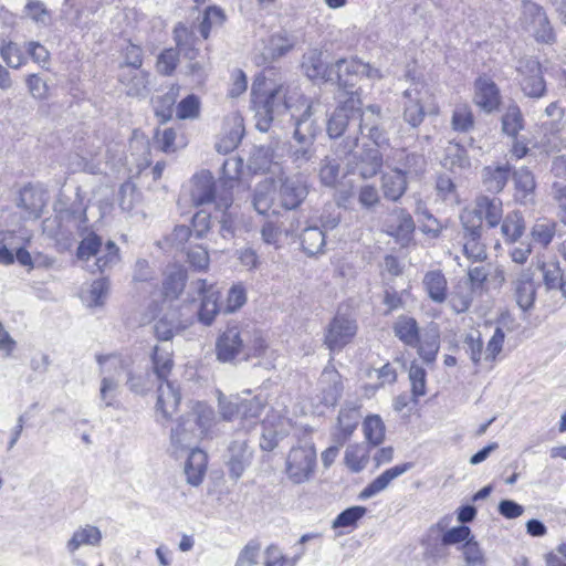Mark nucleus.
Segmentation results:
<instances>
[{"label": "nucleus", "mask_w": 566, "mask_h": 566, "mask_svg": "<svg viewBox=\"0 0 566 566\" xmlns=\"http://www.w3.org/2000/svg\"><path fill=\"white\" fill-rule=\"evenodd\" d=\"M515 185V200L526 205L533 200V193L535 190V179L531 170L525 167L516 169L512 174Z\"/></svg>", "instance_id": "36"}, {"label": "nucleus", "mask_w": 566, "mask_h": 566, "mask_svg": "<svg viewBox=\"0 0 566 566\" xmlns=\"http://www.w3.org/2000/svg\"><path fill=\"white\" fill-rule=\"evenodd\" d=\"M275 188L272 181L264 180L256 185L253 191L252 205L260 214L270 211L274 203Z\"/></svg>", "instance_id": "42"}, {"label": "nucleus", "mask_w": 566, "mask_h": 566, "mask_svg": "<svg viewBox=\"0 0 566 566\" xmlns=\"http://www.w3.org/2000/svg\"><path fill=\"white\" fill-rule=\"evenodd\" d=\"M294 229H283L281 224L273 221H266L261 228V238L265 244L273 245L275 249L281 247L282 235L292 234Z\"/></svg>", "instance_id": "52"}, {"label": "nucleus", "mask_w": 566, "mask_h": 566, "mask_svg": "<svg viewBox=\"0 0 566 566\" xmlns=\"http://www.w3.org/2000/svg\"><path fill=\"white\" fill-rule=\"evenodd\" d=\"M119 81L125 85L128 96L143 97L148 93V74L140 70H123Z\"/></svg>", "instance_id": "33"}, {"label": "nucleus", "mask_w": 566, "mask_h": 566, "mask_svg": "<svg viewBox=\"0 0 566 566\" xmlns=\"http://www.w3.org/2000/svg\"><path fill=\"white\" fill-rule=\"evenodd\" d=\"M0 55L6 64L12 69H19L25 63L22 50L13 42L3 43L0 46Z\"/></svg>", "instance_id": "60"}, {"label": "nucleus", "mask_w": 566, "mask_h": 566, "mask_svg": "<svg viewBox=\"0 0 566 566\" xmlns=\"http://www.w3.org/2000/svg\"><path fill=\"white\" fill-rule=\"evenodd\" d=\"M367 462V453L364 447L350 444L345 451V463L353 472L363 470Z\"/></svg>", "instance_id": "59"}, {"label": "nucleus", "mask_w": 566, "mask_h": 566, "mask_svg": "<svg viewBox=\"0 0 566 566\" xmlns=\"http://www.w3.org/2000/svg\"><path fill=\"white\" fill-rule=\"evenodd\" d=\"M174 366L171 353L158 346L154 348L153 353V368L157 378L166 381Z\"/></svg>", "instance_id": "51"}, {"label": "nucleus", "mask_w": 566, "mask_h": 566, "mask_svg": "<svg viewBox=\"0 0 566 566\" xmlns=\"http://www.w3.org/2000/svg\"><path fill=\"white\" fill-rule=\"evenodd\" d=\"M318 385L322 395V403L325 406L336 405L342 396L343 385L340 375L333 365H328L324 368Z\"/></svg>", "instance_id": "26"}, {"label": "nucleus", "mask_w": 566, "mask_h": 566, "mask_svg": "<svg viewBox=\"0 0 566 566\" xmlns=\"http://www.w3.org/2000/svg\"><path fill=\"white\" fill-rule=\"evenodd\" d=\"M103 535L97 526L85 524L77 527L66 543V549L74 554L82 546H99Z\"/></svg>", "instance_id": "30"}, {"label": "nucleus", "mask_w": 566, "mask_h": 566, "mask_svg": "<svg viewBox=\"0 0 566 566\" xmlns=\"http://www.w3.org/2000/svg\"><path fill=\"white\" fill-rule=\"evenodd\" d=\"M250 433L234 430L228 444L224 458L229 475L232 480H239L253 459Z\"/></svg>", "instance_id": "8"}, {"label": "nucleus", "mask_w": 566, "mask_h": 566, "mask_svg": "<svg viewBox=\"0 0 566 566\" xmlns=\"http://www.w3.org/2000/svg\"><path fill=\"white\" fill-rule=\"evenodd\" d=\"M416 348L418 355L426 364L430 365L434 363L440 348L439 329L436 326L426 329L419 336V343Z\"/></svg>", "instance_id": "34"}, {"label": "nucleus", "mask_w": 566, "mask_h": 566, "mask_svg": "<svg viewBox=\"0 0 566 566\" xmlns=\"http://www.w3.org/2000/svg\"><path fill=\"white\" fill-rule=\"evenodd\" d=\"M473 102L485 113H492L497 109L501 97L496 84L488 77L476 78Z\"/></svg>", "instance_id": "24"}, {"label": "nucleus", "mask_w": 566, "mask_h": 566, "mask_svg": "<svg viewBox=\"0 0 566 566\" xmlns=\"http://www.w3.org/2000/svg\"><path fill=\"white\" fill-rule=\"evenodd\" d=\"M91 256H96L93 265L87 268L94 272H105L112 269L119 261V249L113 241H107L105 247H102V239L95 234L90 233L85 237L77 248V258L88 261Z\"/></svg>", "instance_id": "7"}, {"label": "nucleus", "mask_w": 566, "mask_h": 566, "mask_svg": "<svg viewBox=\"0 0 566 566\" xmlns=\"http://www.w3.org/2000/svg\"><path fill=\"white\" fill-rule=\"evenodd\" d=\"M185 417L193 421L200 438L208 436L216 418L213 409L203 402H196L192 410Z\"/></svg>", "instance_id": "39"}, {"label": "nucleus", "mask_w": 566, "mask_h": 566, "mask_svg": "<svg viewBox=\"0 0 566 566\" xmlns=\"http://www.w3.org/2000/svg\"><path fill=\"white\" fill-rule=\"evenodd\" d=\"M481 235L464 237L463 252L465 256L474 262H482L486 259L485 245L480 242Z\"/></svg>", "instance_id": "62"}, {"label": "nucleus", "mask_w": 566, "mask_h": 566, "mask_svg": "<svg viewBox=\"0 0 566 566\" xmlns=\"http://www.w3.org/2000/svg\"><path fill=\"white\" fill-rule=\"evenodd\" d=\"M303 67L310 78H323L333 81L332 65H327L323 60V53L318 50H312L305 55Z\"/></svg>", "instance_id": "37"}, {"label": "nucleus", "mask_w": 566, "mask_h": 566, "mask_svg": "<svg viewBox=\"0 0 566 566\" xmlns=\"http://www.w3.org/2000/svg\"><path fill=\"white\" fill-rule=\"evenodd\" d=\"M474 115L468 103L455 104L451 116V128L458 133H469L474 128Z\"/></svg>", "instance_id": "44"}, {"label": "nucleus", "mask_w": 566, "mask_h": 566, "mask_svg": "<svg viewBox=\"0 0 566 566\" xmlns=\"http://www.w3.org/2000/svg\"><path fill=\"white\" fill-rule=\"evenodd\" d=\"M524 218L520 211H512L503 219L501 231L509 242L517 241L524 233Z\"/></svg>", "instance_id": "48"}, {"label": "nucleus", "mask_w": 566, "mask_h": 566, "mask_svg": "<svg viewBox=\"0 0 566 566\" xmlns=\"http://www.w3.org/2000/svg\"><path fill=\"white\" fill-rule=\"evenodd\" d=\"M340 105L334 111L327 122V134L331 138H337L343 135L346 127L354 125L357 130V123L361 113V101L354 93L347 98L338 95Z\"/></svg>", "instance_id": "10"}, {"label": "nucleus", "mask_w": 566, "mask_h": 566, "mask_svg": "<svg viewBox=\"0 0 566 566\" xmlns=\"http://www.w3.org/2000/svg\"><path fill=\"white\" fill-rule=\"evenodd\" d=\"M200 114V99L197 95L190 94L181 99L176 107V115L180 119H195Z\"/></svg>", "instance_id": "57"}, {"label": "nucleus", "mask_w": 566, "mask_h": 566, "mask_svg": "<svg viewBox=\"0 0 566 566\" xmlns=\"http://www.w3.org/2000/svg\"><path fill=\"white\" fill-rule=\"evenodd\" d=\"M464 237L467 235H481L483 220L481 214L476 211L475 207L465 209L460 216Z\"/></svg>", "instance_id": "56"}, {"label": "nucleus", "mask_w": 566, "mask_h": 566, "mask_svg": "<svg viewBox=\"0 0 566 566\" xmlns=\"http://www.w3.org/2000/svg\"><path fill=\"white\" fill-rule=\"evenodd\" d=\"M156 410L160 412L163 418L168 420L177 411L181 400L178 388L172 382L161 381L157 390Z\"/></svg>", "instance_id": "28"}, {"label": "nucleus", "mask_w": 566, "mask_h": 566, "mask_svg": "<svg viewBox=\"0 0 566 566\" xmlns=\"http://www.w3.org/2000/svg\"><path fill=\"white\" fill-rule=\"evenodd\" d=\"M303 250L308 255H316L323 252L325 247V234L318 227L305 228L301 235Z\"/></svg>", "instance_id": "47"}, {"label": "nucleus", "mask_w": 566, "mask_h": 566, "mask_svg": "<svg viewBox=\"0 0 566 566\" xmlns=\"http://www.w3.org/2000/svg\"><path fill=\"white\" fill-rule=\"evenodd\" d=\"M245 394L248 397L235 396L230 399L220 394L218 407L223 420L239 419L235 430L251 433L258 426V420L265 407V400L261 396L250 397V391Z\"/></svg>", "instance_id": "3"}, {"label": "nucleus", "mask_w": 566, "mask_h": 566, "mask_svg": "<svg viewBox=\"0 0 566 566\" xmlns=\"http://www.w3.org/2000/svg\"><path fill=\"white\" fill-rule=\"evenodd\" d=\"M360 419L359 408L357 406H345L339 410L337 426L332 433L334 443L344 446L356 430Z\"/></svg>", "instance_id": "25"}, {"label": "nucleus", "mask_w": 566, "mask_h": 566, "mask_svg": "<svg viewBox=\"0 0 566 566\" xmlns=\"http://www.w3.org/2000/svg\"><path fill=\"white\" fill-rule=\"evenodd\" d=\"M230 166H233L234 169H237L239 161L235 159H228L224 161L223 172L228 180L221 182L222 190H218L211 174L201 172L195 176L191 189V200L196 206L214 202L218 209L231 208L233 197L228 187H232L233 182L235 181V177L228 175V169Z\"/></svg>", "instance_id": "2"}, {"label": "nucleus", "mask_w": 566, "mask_h": 566, "mask_svg": "<svg viewBox=\"0 0 566 566\" xmlns=\"http://www.w3.org/2000/svg\"><path fill=\"white\" fill-rule=\"evenodd\" d=\"M358 133L370 139L376 148L388 145V133L384 127L381 108L378 105H369L359 115L357 130L345 139L344 154L352 153L358 145Z\"/></svg>", "instance_id": "6"}, {"label": "nucleus", "mask_w": 566, "mask_h": 566, "mask_svg": "<svg viewBox=\"0 0 566 566\" xmlns=\"http://www.w3.org/2000/svg\"><path fill=\"white\" fill-rule=\"evenodd\" d=\"M474 207L490 228L500 224L503 218V208L502 201L499 198L480 196L476 198Z\"/></svg>", "instance_id": "35"}, {"label": "nucleus", "mask_w": 566, "mask_h": 566, "mask_svg": "<svg viewBox=\"0 0 566 566\" xmlns=\"http://www.w3.org/2000/svg\"><path fill=\"white\" fill-rule=\"evenodd\" d=\"M266 349L262 332L250 326H229L217 339L216 353L222 363L233 361L238 358L248 360L260 357Z\"/></svg>", "instance_id": "1"}, {"label": "nucleus", "mask_w": 566, "mask_h": 566, "mask_svg": "<svg viewBox=\"0 0 566 566\" xmlns=\"http://www.w3.org/2000/svg\"><path fill=\"white\" fill-rule=\"evenodd\" d=\"M193 289L201 298L200 308L198 311L199 321L205 325H210L219 312V292L213 285H208L205 280L195 282Z\"/></svg>", "instance_id": "22"}, {"label": "nucleus", "mask_w": 566, "mask_h": 566, "mask_svg": "<svg viewBox=\"0 0 566 566\" xmlns=\"http://www.w3.org/2000/svg\"><path fill=\"white\" fill-rule=\"evenodd\" d=\"M422 284L429 297L436 303H443L447 298V279L440 270H432L424 274Z\"/></svg>", "instance_id": "40"}, {"label": "nucleus", "mask_w": 566, "mask_h": 566, "mask_svg": "<svg viewBox=\"0 0 566 566\" xmlns=\"http://www.w3.org/2000/svg\"><path fill=\"white\" fill-rule=\"evenodd\" d=\"M356 332L357 325L355 321L345 315L337 314L329 323L325 335V344L333 352L340 350L354 338Z\"/></svg>", "instance_id": "16"}, {"label": "nucleus", "mask_w": 566, "mask_h": 566, "mask_svg": "<svg viewBox=\"0 0 566 566\" xmlns=\"http://www.w3.org/2000/svg\"><path fill=\"white\" fill-rule=\"evenodd\" d=\"M96 360L103 375L99 388L101 400L106 407L114 406L118 392V376L125 368V363L115 354L97 355Z\"/></svg>", "instance_id": "9"}, {"label": "nucleus", "mask_w": 566, "mask_h": 566, "mask_svg": "<svg viewBox=\"0 0 566 566\" xmlns=\"http://www.w3.org/2000/svg\"><path fill=\"white\" fill-rule=\"evenodd\" d=\"M314 142H295L289 148V158L297 168H302L315 157Z\"/></svg>", "instance_id": "49"}, {"label": "nucleus", "mask_w": 566, "mask_h": 566, "mask_svg": "<svg viewBox=\"0 0 566 566\" xmlns=\"http://www.w3.org/2000/svg\"><path fill=\"white\" fill-rule=\"evenodd\" d=\"M207 462L208 457L206 452L198 448L190 450L184 469L187 483L192 486H198L202 483L207 471Z\"/></svg>", "instance_id": "29"}, {"label": "nucleus", "mask_w": 566, "mask_h": 566, "mask_svg": "<svg viewBox=\"0 0 566 566\" xmlns=\"http://www.w3.org/2000/svg\"><path fill=\"white\" fill-rule=\"evenodd\" d=\"M365 439L373 446H379L385 439V423L378 415L366 417L363 422Z\"/></svg>", "instance_id": "50"}, {"label": "nucleus", "mask_w": 566, "mask_h": 566, "mask_svg": "<svg viewBox=\"0 0 566 566\" xmlns=\"http://www.w3.org/2000/svg\"><path fill=\"white\" fill-rule=\"evenodd\" d=\"M398 156L399 166L395 170L400 171L406 178L417 177L426 170L427 163L422 155L400 150Z\"/></svg>", "instance_id": "41"}, {"label": "nucleus", "mask_w": 566, "mask_h": 566, "mask_svg": "<svg viewBox=\"0 0 566 566\" xmlns=\"http://www.w3.org/2000/svg\"><path fill=\"white\" fill-rule=\"evenodd\" d=\"M394 333L407 346L416 347L419 343L420 331L413 317L399 316L394 324Z\"/></svg>", "instance_id": "38"}, {"label": "nucleus", "mask_w": 566, "mask_h": 566, "mask_svg": "<svg viewBox=\"0 0 566 566\" xmlns=\"http://www.w3.org/2000/svg\"><path fill=\"white\" fill-rule=\"evenodd\" d=\"M308 195V186L304 177L293 175L280 178L279 197L281 206L287 210L296 209Z\"/></svg>", "instance_id": "14"}, {"label": "nucleus", "mask_w": 566, "mask_h": 566, "mask_svg": "<svg viewBox=\"0 0 566 566\" xmlns=\"http://www.w3.org/2000/svg\"><path fill=\"white\" fill-rule=\"evenodd\" d=\"M333 81L336 80L338 87L342 90L339 94L342 98H347L354 93L359 96L353 88L361 78V69L364 63L355 57L339 59L332 65Z\"/></svg>", "instance_id": "13"}, {"label": "nucleus", "mask_w": 566, "mask_h": 566, "mask_svg": "<svg viewBox=\"0 0 566 566\" xmlns=\"http://www.w3.org/2000/svg\"><path fill=\"white\" fill-rule=\"evenodd\" d=\"M247 303V290L242 283L233 284L227 295L224 312L233 313Z\"/></svg>", "instance_id": "61"}, {"label": "nucleus", "mask_w": 566, "mask_h": 566, "mask_svg": "<svg viewBox=\"0 0 566 566\" xmlns=\"http://www.w3.org/2000/svg\"><path fill=\"white\" fill-rule=\"evenodd\" d=\"M409 380L411 384V399L417 402L426 395L427 373L423 367L412 363L409 369Z\"/></svg>", "instance_id": "53"}, {"label": "nucleus", "mask_w": 566, "mask_h": 566, "mask_svg": "<svg viewBox=\"0 0 566 566\" xmlns=\"http://www.w3.org/2000/svg\"><path fill=\"white\" fill-rule=\"evenodd\" d=\"M461 551L468 566H483L485 564V556L473 537L461 546Z\"/></svg>", "instance_id": "63"}, {"label": "nucleus", "mask_w": 566, "mask_h": 566, "mask_svg": "<svg viewBox=\"0 0 566 566\" xmlns=\"http://www.w3.org/2000/svg\"><path fill=\"white\" fill-rule=\"evenodd\" d=\"M535 272L526 268L516 274L512 281L513 296L517 306L526 312L533 307L536 298L537 285L534 281Z\"/></svg>", "instance_id": "17"}, {"label": "nucleus", "mask_w": 566, "mask_h": 566, "mask_svg": "<svg viewBox=\"0 0 566 566\" xmlns=\"http://www.w3.org/2000/svg\"><path fill=\"white\" fill-rule=\"evenodd\" d=\"M263 81L255 80L252 84V104L255 109L256 128L268 132L275 115L292 108L286 99V88L282 85L276 88L260 93Z\"/></svg>", "instance_id": "4"}, {"label": "nucleus", "mask_w": 566, "mask_h": 566, "mask_svg": "<svg viewBox=\"0 0 566 566\" xmlns=\"http://www.w3.org/2000/svg\"><path fill=\"white\" fill-rule=\"evenodd\" d=\"M382 167V155L376 147L364 148L347 163L348 171L364 179L376 176Z\"/></svg>", "instance_id": "18"}, {"label": "nucleus", "mask_w": 566, "mask_h": 566, "mask_svg": "<svg viewBox=\"0 0 566 566\" xmlns=\"http://www.w3.org/2000/svg\"><path fill=\"white\" fill-rule=\"evenodd\" d=\"M244 135L243 118L239 114H231L224 118L223 127L216 149L220 154L234 150Z\"/></svg>", "instance_id": "19"}, {"label": "nucleus", "mask_w": 566, "mask_h": 566, "mask_svg": "<svg viewBox=\"0 0 566 566\" xmlns=\"http://www.w3.org/2000/svg\"><path fill=\"white\" fill-rule=\"evenodd\" d=\"M463 348L475 366H478L482 358H484L483 340L479 332L465 335L463 339Z\"/></svg>", "instance_id": "54"}, {"label": "nucleus", "mask_w": 566, "mask_h": 566, "mask_svg": "<svg viewBox=\"0 0 566 566\" xmlns=\"http://www.w3.org/2000/svg\"><path fill=\"white\" fill-rule=\"evenodd\" d=\"M424 85L415 83L403 92V119L412 127H418L424 118L423 95Z\"/></svg>", "instance_id": "21"}, {"label": "nucleus", "mask_w": 566, "mask_h": 566, "mask_svg": "<svg viewBox=\"0 0 566 566\" xmlns=\"http://www.w3.org/2000/svg\"><path fill=\"white\" fill-rule=\"evenodd\" d=\"M521 24L538 42L551 43L555 40L553 28L545 11L534 2L523 3Z\"/></svg>", "instance_id": "11"}, {"label": "nucleus", "mask_w": 566, "mask_h": 566, "mask_svg": "<svg viewBox=\"0 0 566 566\" xmlns=\"http://www.w3.org/2000/svg\"><path fill=\"white\" fill-rule=\"evenodd\" d=\"M410 468V463H403L387 469L360 492L359 499L366 500L384 491L392 480L407 472Z\"/></svg>", "instance_id": "31"}, {"label": "nucleus", "mask_w": 566, "mask_h": 566, "mask_svg": "<svg viewBox=\"0 0 566 566\" xmlns=\"http://www.w3.org/2000/svg\"><path fill=\"white\" fill-rule=\"evenodd\" d=\"M340 164L335 158L325 157L319 169V179L323 185L334 187L339 180Z\"/></svg>", "instance_id": "55"}, {"label": "nucleus", "mask_w": 566, "mask_h": 566, "mask_svg": "<svg viewBox=\"0 0 566 566\" xmlns=\"http://www.w3.org/2000/svg\"><path fill=\"white\" fill-rule=\"evenodd\" d=\"M18 206L25 211V218L38 219L45 207L44 195L33 187H24L20 191Z\"/></svg>", "instance_id": "32"}, {"label": "nucleus", "mask_w": 566, "mask_h": 566, "mask_svg": "<svg viewBox=\"0 0 566 566\" xmlns=\"http://www.w3.org/2000/svg\"><path fill=\"white\" fill-rule=\"evenodd\" d=\"M176 41L178 50L166 49L158 56L156 67L163 75L172 74L179 61V52L185 50V43L181 41L178 30H176Z\"/></svg>", "instance_id": "46"}, {"label": "nucleus", "mask_w": 566, "mask_h": 566, "mask_svg": "<svg viewBox=\"0 0 566 566\" xmlns=\"http://www.w3.org/2000/svg\"><path fill=\"white\" fill-rule=\"evenodd\" d=\"M551 197L557 207V217L566 226V184L555 181L552 185Z\"/></svg>", "instance_id": "64"}, {"label": "nucleus", "mask_w": 566, "mask_h": 566, "mask_svg": "<svg viewBox=\"0 0 566 566\" xmlns=\"http://www.w3.org/2000/svg\"><path fill=\"white\" fill-rule=\"evenodd\" d=\"M200 436L193 426V421L191 419H186L184 416L177 421L176 426L171 428V450L175 454H177L180 451L192 449L191 447L197 442Z\"/></svg>", "instance_id": "23"}, {"label": "nucleus", "mask_w": 566, "mask_h": 566, "mask_svg": "<svg viewBox=\"0 0 566 566\" xmlns=\"http://www.w3.org/2000/svg\"><path fill=\"white\" fill-rule=\"evenodd\" d=\"M316 467L317 453L314 444L311 441H300L286 453L283 472L292 484L300 485L314 478Z\"/></svg>", "instance_id": "5"}, {"label": "nucleus", "mask_w": 566, "mask_h": 566, "mask_svg": "<svg viewBox=\"0 0 566 566\" xmlns=\"http://www.w3.org/2000/svg\"><path fill=\"white\" fill-rule=\"evenodd\" d=\"M180 95V86L174 84L163 95L154 101L155 114L161 123L169 120L172 116V107Z\"/></svg>", "instance_id": "43"}, {"label": "nucleus", "mask_w": 566, "mask_h": 566, "mask_svg": "<svg viewBox=\"0 0 566 566\" xmlns=\"http://www.w3.org/2000/svg\"><path fill=\"white\" fill-rule=\"evenodd\" d=\"M186 275L182 270L177 269L170 272L164 281V293L166 297L176 298L184 290Z\"/></svg>", "instance_id": "58"}, {"label": "nucleus", "mask_w": 566, "mask_h": 566, "mask_svg": "<svg viewBox=\"0 0 566 566\" xmlns=\"http://www.w3.org/2000/svg\"><path fill=\"white\" fill-rule=\"evenodd\" d=\"M301 106L304 107L302 112L297 113L292 112L291 117L294 120V140L295 142H314L317 133L321 130L319 125L317 124L316 118L314 117L316 113L315 105L313 103H308L306 99L301 102Z\"/></svg>", "instance_id": "15"}, {"label": "nucleus", "mask_w": 566, "mask_h": 566, "mask_svg": "<svg viewBox=\"0 0 566 566\" xmlns=\"http://www.w3.org/2000/svg\"><path fill=\"white\" fill-rule=\"evenodd\" d=\"M407 189L406 177L397 170H392L382 176L384 196L392 201L398 200Z\"/></svg>", "instance_id": "45"}, {"label": "nucleus", "mask_w": 566, "mask_h": 566, "mask_svg": "<svg viewBox=\"0 0 566 566\" xmlns=\"http://www.w3.org/2000/svg\"><path fill=\"white\" fill-rule=\"evenodd\" d=\"M516 70L521 75L520 85L524 94L533 98L542 97L546 91V85L541 63L532 56L523 57L518 61Z\"/></svg>", "instance_id": "12"}, {"label": "nucleus", "mask_w": 566, "mask_h": 566, "mask_svg": "<svg viewBox=\"0 0 566 566\" xmlns=\"http://www.w3.org/2000/svg\"><path fill=\"white\" fill-rule=\"evenodd\" d=\"M385 227L386 233L394 237L402 247L411 241L416 228L411 214L403 209L392 210Z\"/></svg>", "instance_id": "20"}, {"label": "nucleus", "mask_w": 566, "mask_h": 566, "mask_svg": "<svg viewBox=\"0 0 566 566\" xmlns=\"http://www.w3.org/2000/svg\"><path fill=\"white\" fill-rule=\"evenodd\" d=\"M512 176L509 163L485 166L482 169V182L485 189L493 193L501 192Z\"/></svg>", "instance_id": "27"}]
</instances>
